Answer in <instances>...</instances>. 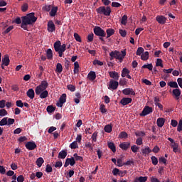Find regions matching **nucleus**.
Segmentation results:
<instances>
[{
    "instance_id": "dca6fc26",
    "label": "nucleus",
    "mask_w": 182,
    "mask_h": 182,
    "mask_svg": "<svg viewBox=\"0 0 182 182\" xmlns=\"http://www.w3.org/2000/svg\"><path fill=\"white\" fill-rule=\"evenodd\" d=\"M37 96H39L40 99H46V97L49 96V92H48V90H44L41 92H40V94H37Z\"/></svg>"
},
{
    "instance_id": "a878e982",
    "label": "nucleus",
    "mask_w": 182,
    "mask_h": 182,
    "mask_svg": "<svg viewBox=\"0 0 182 182\" xmlns=\"http://www.w3.org/2000/svg\"><path fill=\"white\" fill-rule=\"evenodd\" d=\"M87 77L90 80H92V81L95 80L96 79V73L94 71H90L88 73Z\"/></svg>"
},
{
    "instance_id": "680f3d73",
    "label": "nucleus",
    "mask_w": 182,
    "mask_h": 182,
    "mask_svg": "<svg viewBox=\"0 0 182 182\" xmlns=\"http://www.w3.org/2000/svg\"><path fill=\"white\" fill-rule=\"evenodd\" d=\"M6 114H8V112L6 111L5 109H0V116L4 117V116H6Z\"/></svg>"
},
{
    "instance_id": "a211bd4d",
    "label": "nucleus",
    "mask_w": 182,
    "mask_h": 182,
    "mask_svg": "<svg viewBox=\"0 0 182 182\" xmlns=\"http://www.w3.org/2000/svg\"><path fill=\"white\" fill-rule=\"evenodd\" d=\"M164 123H166V119L164 118H158L156 121V124L158 127H163L164 126Z\"/></svg>"
},
{
    "instance_id": "4c0bfd02",
    "label": "nucleus",
    "mask_w": 182,
    "mask_h": 182,
    "mask_svg": "<svg viewBox=\"0 0 182 182\" xmlns=\"http://www.w3.org/2000/svg\"><path fill=\"white\" fill-rule=\"evenodd\" d=\"M141 59L142 60H147L149 59V52L146 51L145 53H142L141 55Z\"/></svg>"
},
{
    "instance_id": "69168bd1",
    "label": "nucleus",
    "mask_w": 182,
    "mask_h": 182,
    "mask_svg": "<svg viewBox=\"0 0 182 182\" xmlns=\"http://www.w3.org/2000/svg\"><path fill=\"white\" fill-rule=\"evenodd\" d=\"M46 173H52V166L49 164H47L46 168Z\"/></svg>"
},
{
    "instance_id": "ea45409f",
    "label": "nucleus",
    "mask_w": 182,
    "mask_h": 182,
    "mask_svg": "<svg viewBox=\"0 0 182 182\" xmlns=\"http://www.w3.org/2000/svg\"><path fill=\"white\" fill-rule=\"evenodd\" d=\"M104 130L106 133H112V125L110 124L106 125L104 128Z\"/></svg>"
},
{
    "instance_id": "6ab92c4d",
    "label": "nucleus",
    "mask_w": 182,
    "mask_h": 182,
    "mask_svg": "<svg viewBox=\"0 0 182 182\" xmlns=\"http://www.w3.org/2000/svg\"><path fill=\"white\" fill-rule=\"evenodd\" d=\"M141 151L142 156H146V154H150V153H151L152 151L150 149V147L146 146L144 149H142Z\"/></svg>"
},
{
    "instance_id": "423d86ee",
    "label": "nucleus",
    "mask_w": 182,
    "mask_h": 182,
    "mask_svg": "<svg viewBox=\"0 0 182 182\" xmlns=\"http://www.w3.org/2000/svg\"><path fill=\"white\" fill-rule=\"evenodd\" d=\"M118 87H119V82H117V80H110L108 85V89L109 90H116Z\"/></svg>"
},
{
    "instance_id": "6e6d98bb",
    "label": "nucleus",
    "mask_w": 182,
    "mask_h": 182,
    "mask_svg": "<svg viewBox=\"0 0 182 182\" xmlns=\"http://www.w3.org/2000/svg\"><path fill=\"white\" fill-rule=\"evenodd\" d=\"M118 83H119V85L120 86H124V85H126L127 84V82L126 81V79H124V78H121L120 80H119V82H118Z\"/></svg>"
},
{
    "instance_id": "5701e85b",
    "label": "nucleus",
    "mask_w": 182,
    "mask_h": 182,
    "mask_svg": "<svg viewBox=\"0 0 182 182\" xmlns=\"http://www.w3.org/2000/svg\"><path fill=\"white\" fill-rule=\"evenodd\" d=\"M66 156H68V151L62 150L59 152L58 157V159H62L63 160L64 159H66Z\"/></svg>"
},
{
    "instance_id": "412c9836",
    "label": "nucleus",
    "mask_w": 182,
    "mask_h": 182,
    "mask_svg": "<svg viewBox=\"0 0 182 182\" xmlns=\"http://www.w3.org/2000/svg\"><path fill=\"white\" fill-rule=\"evenodd\" d=\"M171 149H173V153H178L179 150V144L178 143H173L170 144Z\"/></svg>"
},
{
    "instance_id": "473e14b6",
    "label": "nucleus",
    "mask_w": 182,
    "mask_h": 182,
    "mask_svg": "<svg viewBox=\"0 0 182 182\" xmlns=\"http://www.w3.org/2000/svg\"><path fill=\"white\" fill-rule=\"evenodd\" d=\"M147 176H139L138 178H136L134 182H146L147 181Z\"/></svg>"
},
{
    "instance_id": "49530a36",
    "label": "nucleus",
    "mask_w": 182,
    "mask_h": 182,
    "mask_svg": "<svg viewBox=\"0 0 182 182\" xmlns=\"http://www.w3.org/2000/svg\"><path fill=\"white\" fill-rule=\"evenodd\" d=\"M144 52V48H143L142 47H139L138 48L137 50H136V55L137 56H141V54Z\"/></svg>"
},
{
    "instance_id": "4d7b16f0",
    "label": "nucleus",
    "mask_w": 182,
    "mask_h": 182,
    "mask_svg": "<svg viewBox=\"0 0 182 182\" xmlns=\"http://www.w3.org/2000/svg\"><path fill=\"white\" fill-rule=\"evenodd\" d=\"M14 123H15V119L9 118L7 119V126H11Z\"/></svg>"
},
{
    "instance_id": "7ed1b4c3",
    "label": "nucleus",
    "mask_w": 182,
    "mask_h": 182,
    "mask_svg": "<svg viewBox=\"0 0 182 182\" xmlns=\"http://www.w3.org/2000/svg\"><path fill=\"white\" fill-rule=\"evenodd\" d=\"M96 12L99 15H104L105 16H110V14H112V9L110 8V6H102L96 9Z\"/></svg>"
},
{
    "instance_id": "72a5a7b5",
    "label": "nucleus",
    "mask_w": 182,
    "mask_h": 182,
    "mask_svg": "<svg viewBox=\"0 0 182 182\" xmlns=\"http://www.w3.org/2000/svg\"><path fill=\"white\" fill-rule=\"evenodd\" d=\"M168 86H170V87H173L174 89H178V84H177V82L176 81L169 82L168 83Z\"/></svg>"
},
{
    "instance_id": "58836bf2",
    "label": "nucleus",
    "mask_w": 182,
    "mask_h": 182,
    "mask_svg": "<svg viewBox=\"0 0 182 182\" xmlns=\"http://www.w3.org/2000/svg\"><path fill=\"white\" fill-rule=\"evenodd\" d=\"M151 160L152 164H154V166H157V164H159V159H157V157L152 156L151 157Z\"/></svg>"
},
{
    "instance_id": "1a4fd4ad",
    "label": "nucleus",
    "mask_w": 182,
    "mask_h": 182,
    "mask_svg": "<svg viewBox=\"0 0 182 182\" xmlns=\"http://www.w3.org/2000/svg\"><path fill=\"white\" fill-rule=\"evenodd\" d=\"M172 95L174 96L175 99L176 100H178L180 99V96L181 95V90H180V88H176L173 90Z\"/></svg>"
},
{
    "instance_id": "2eb2a0df",
    "label": "nucleus",
    "mask_w": 182,
    "mask_h": 182,
    "mask_svg": "<svg viewBox=\"0 0 182 182\" xmlns=\"http://www.w3.org/2000/svg\"><path fill=\"white\" fill-rule=\"evenodd\" d=\"M109 77H112L114 80H119V77H120V75H119V73L116 71H109Z\"/></svg>"
},
{
    "instance_id": "a18cd8bd",
    "label": "nucleus",
    "mask_w": 182,
    "mask_h": 182,
    "mask_svg": "<svg viewBox=\"0 0 182 182\" xmlns=\"http://www.w3.org/2000/svg\"><path fill=\"white\" fill-rule=\"evenodd\" d=\"M121 23H122V25H126V23H127V15H124L122 17Z\"/></svg>"
},
{
    "instance_id": "bb28decb",
    "label": "nucleus",
    "mask_w": 182,
    "mask_h": 182,
    "mask_svg": "<svg viewBox=\"0 0 182 182\" xmlns=\"http://www.w3.org/2000/svg\"><path fill=\"white\" fill-rule=\"evenodd\" d=\"M54 49L56 51H59L60 49H62V43H60V41H56L54 43Z\"/></svg>"
},
{
    "instance_id": "8fccbe9b",
    "label": "nucleus",
    "mask_w": 182,
    "mask_h": 182,
    "mask_svg": "<svg viewBox=\"0 0 182 182\" xmlns=\"http://www.w3.org/2000/svg\"><path fill=\"white\" fill-rule=\"evenodd\" d=\"M73 156L75 157L76 161H83V157L78 156L77 154H74Z\"/></svg>"
},
{
    "instance_id": "de8ad7c7",
    "label": "nucleus",
    "mask_w": 182,
    "mask_h": 182,
    "mask_svg": "<svg viewBox=\"0 0 182 182\" xmlns=\"http://www.w3.org/2000/svg\"><path fill=\"white\" fill-rule=\"evenodd\" d=\"M132 164L134 166V160L133 159L124 163V166H132Z\"/></svg>"
},
{
    "instance_id": "7c9ffc66",
    "label": "nucleus",
    "mask_w": 182,
    "mask_h": 182,
    "mask_svg": "<svg viewBox=\"0 0 182 182\" xmlns=\"http://www.w3.org/2000/svg\"><path fill=\"white\" fill-rule=\"evenodd\" d=\"M36 163L38 167H42V164L45 163V160H43V158L39 157L37 159Z\"/></svg>"
},
{
    "instance_id": "5fc2aeb1",
    "label": "nucleus",
    "mask_w": 182,
    "mask_h": 182,
    "mask_svg": "<svg viewBox=\"0 0 182 182\" xmlns=\"http://www.w3.org/2000/svg\"><path fill=\"white\" fill-rule=\"evenodd\" d=\"M135 135L136 137H144V136H146V134L144 132H135Z\"/></svg>"
},
{
    "instance_id": "f257e3e1",
    "label": "nucleus",
    "mask_w": 182,
    "mask_h": 182,
    "mask_svg": "<svg viewBox=\"0 0 182 182\" xmlns=\"http://www.w3.org/2000/svg\"><path fill=\"white\" fill-rule=\"evenodd\" d=\"M21 23L23 25H32V23H35L36 21H38V17L35 16V13L32 12L27 16L21 17Z\"/></svg>"
},
{
    "instance_id": "6e6552de",
    "label": "nucleus",
    "mask_w": 182,
    "mask_h": 182,
    "mask_svg": "<svg viewBox=\"0 0 182 182\" xmlns=\"http://www.w3.org/2000/svg\"><path fill=\"white\" fill-rule=\"evenodd\" d=\"M64 103H66V94H63L60 97L59 102L56 103V106L58 107H63Z\"/></svg>"
},
{
    "instance_id": "f704fd0d",
    "label": "nucleus",
    "mask_w": 182,
    "mask_h": 182,
    "mask_svg": "<svg viewBox=\"0 0 182 182\" xmlns=\"http://www.w3.org/2000/svg\"><path fill=\"white\" fill-rule=\"evenodd\" d=\"M129 73H130V70H129V69L124 68H123V70H122L121 76H122V77H126V76H127V75H129Z\"/></svg>"
},
{
    "instance_id": "bf43d9fd",
    "label": "nucleus",
    "mask_w": 182,
    "mask_h": 182,
    "mask_svg": "<svg viewBox=\"0 0 182 182\" xmlns=\"http://www.w3.org/2000/svg\"><path fill=\"white\" fill-rule=\"evenodd\" d=\"M92 141L96 142L97 140V132H94L91 137Z\"/></svg>"
},
{
    "instance_id": "39448f33",
    "label": "nucleus",
    "mask_w": 182,
    "mask_h": 182,
    "mask_svg": "<svg viewBox=\"0 0 182 182\" xmlns=\"http://www.w3.org/2000/svg\"><path fill=\"white\" fill-rule=\"evenodd\" d=\"M48 86H49V83L46 80L41 81V85H38L36 87L35 92L36 95H40L41 92H43V90H46L48 89Z\"/></svg>"
},
{
    "instance_id": "f03ea898",
    "label": "nucleus",
    "mask_w": 182,
    "mask_h": 182,
    "mask_svg": "<svg viewBox=\"0 0 182 182\" xmlns=\"http://www.w3.org/2000/svg\"><path fill=\"white\" fill-rule=\"evenodd\" d=\"M110 60L113 59H117L120 63L123 62L124 57L126 56V50H122V53L117 50H112L109 53Z\"/></svg>"
},
{
    "instance_id": "3c124183",
    "label": "nucleus",
    "mask_w": 182,
    "mask_h": 182,
    "mask_svg": "<svg viewBox=\"0 0 182 182\" xmlns=\"http://www.w3.org/2000/svg\"><path fill=\"white\" fill-rule=\"evenodd\" d=\"M74 38L77 42H82V38H80V36L77 33H74Z\"/></svg>"
},
{
    "instance_id": "864d4df0",
    "label": "nucleus",
    "mask_w": 182,
    "mask_h": 182,
    "mask_svg": "<svg viewBox=\"0 0 182 182\" xmlns=\"http://www.w3.org/2000/svg\"><path fill=\"white\" fill-rule=\"evenodd\" d=\"M67 87L70 92H75V90H76V86L73 85H68Z\"/></svg>"
},
{
    "instance_id": "b1692460",
    "label": "nucleus",
    "mask_w": 182,
    "mask_h": 182,
    "mask_svg": "<svg viewBox=\"0 0 182 182\" xmlns=\"http://www.w3.org/2000/svg\"><path fill=\"white\" fill-rule=\"evenodd\" d=\"M9 56L8 55H4V58L2 59V65L8 66L9 65Z\"/></svg>"
},
{
    "instance_id": "c03bdc74",
    "label": "nucleus",
    "mask_w": 182,
    "mask_h": 182,
    "mask_svg": "<svg viewBox=\"0 0 182 182\" xmlns=\"http://www.w3.org/2000/svg\"><path fill=\"white\" fill-rule=\"evenodd\" d=\"M142 69H149V70H153V64L144 65Z\"/></svg>"
},
{
    "instance_id": "2f4dec72",
    "label": "nucleus",
    "mask_w": 182,
    "mask_h": 182,
    "mask_svg": "<svg viewBox=\"0 0 182 182\" xmlns=\"http://www.w3.org/2000/svg\"><path fill=\"white\" fill-rule=\"evenodd\" d=\"M63 71V67H62V64L60 63H57L56 65V68H55V72L57 73H62V72Z\"/></svg>"
},
{
    "instance_id": "f3484780",
    "label": "nucleus",
    "mask_w": 182,
    "mask_h": 182,
    "mask_svg": "<svg viewBox=\"0 0 182 182\" xmlns=\"http://www.w3.org/2000/svg\"><path fill=\"white\" fill-rule=\"evenodd\" d=\"M119 148L122 149V150H127L128 149H130V142H123L119 144Z\"/></svg>"
},
{
    "instance_id": "774afa93",
    "label": "nucleus",
    "mask_w": 182,
    "mask_h": 182,
    "mask_svg": "<svg viewBox=\"0 0 182 182\" xmlns=\"http://www.w3.org/2000/svg\"><path fill=\"white\" fill-rule=\"evenodd\" d=\"M93 33H90L87 36V42H93Z\"/></svg>"
},
{
    "instance_id": "0e129e2a",
    "label": "nucleus",
    "mask_w": 182,
    "mask_h": 182,
    "mask_svg": "<svg viewBox=\"0 0 182 182\" xmlns=\"http://www.w3.org/2000/svg\"><path fill=\"white\" fill-rule=\"evenodd\" d=\"M17 181L18 182H23L25 181V178L23 177V175H20L17 177Z\"/></svg>"
},
{
    "instance_id": "13d9d810",
    "label": "nucleus",
    "mask_w": 182,
    "mask_h": 182,
    "mask_svg": "<svg viewBox=\"0 0 182 182\" xmlns=\"http://www.w3.org/2000/svg\"><path fill=\"white\" fill-rule=\"evenodd\" d=\"M70 149H77L79 146H77V142L73 141L70 144Z\"/></svg>"
},
{
    "instance_id": "aec40b11",
    "label": "nucleus",
    "mask_w": 182,
    "mask_h": 182,
    "mask_svg": "<svg viewBox=\"0 0 182 182\" xmlns=\"http://www.w3.org/2000/svg\"><path fill=\"white\" fill-rule=\"evenodd\" d=\"M26 95H27L28 97H29L30 99H34L35 90H33V89L31 88L27 91Z\"/></svg>"
},
{
    "instance_id": "603ef678",
    "label": "nucleus",
    "mask_w": 182,
    "mask_h": 182,
    "mask_svg": "<svg viewBox=\"0 0 182 182\" xmlns=\"http://www.w3.org/2000/svg\"><path fill=\"white\" fill-rule=\"evenodd\" d=\"M128 136L129 135L126 133V132H122L119 134L120 139H127Z\"/></svg>"
},
{
    "instance_id": "4be33fe9",
    "label": "nucleus",
    "mask_w": 182,
    "mask_h": 182,
    "mask_svg": "<svg viewBox=\"0 0 182 182\" xmlns=\"http://www.w3.org/2000/svg\"><path fill=\"white\" fill-rule=\"evenodd\" d=\"M114 29L113 28H107L106 30V33H107V36L106 38L109 39V38H110V36L114 35Z\"/></svg>"
},
{
    "instance_id": "ddd939ff",
    "label": "nucleus",
    "mask_w": 182,
    "mask_h": 182,
    "mask_svg": "<svg viewBox=\"0 0 182 182\" xmlns=\"http://www.w3.org/2000/svg\"><path fill=\"white\" fill-rule=\"evenodd\" d=\"M133 100L130 97H124L121 100L120 103L122 106H127V105L132 103Z\"/></svg>"
},
{
    "instance_id": "e2e57ef3",
    "label": "nucleus",
    "mask_w": 182,
    "mask_h": 182,
    "mask_svg": "<svg viewBox=\"0 0 182 182\" xmlns=\"http://www.w3.org/2000/svg\"><path fill=\"white\" fill-rule=\"evenodd\" d=\"M16 105L17 107H23V102H22V100H17Z\"/></svg>"
},
{
    "instance_id": "9b49d317",
    "label": "nucleus",
    "mask_w": 182,
    "mask_h": 182,
    "mask_svg": "<svg viewBox=\"0 0 182 182\" xmlns=\"http://www.w3.org/2000/svg\"><path fill=\"white\" fill-rule=\"evenodd\" d=\"M123 95H132V96H136V92L132 90V88H125L122 90Z\"/></svg>"
},
{
    "instance_id": "20e7f679",
    "label": "nucleus",
    "mask_w": 182,
    "mask_h": 182,
    "mask_svg": "<svg viewBox=\"0 0 182 182\" xmlns=\"http://www.w3.org/2000/svg\"><path fill=\"white\" fill-rule=\"evenodd\" d=\"M93 31L95 35H96V36H99L100 41H101V42H105V38H103L106 36V32L105 31V30H103L102 28L99 26H96L93 29Z\"/></svg>"
},
{
    "instance_id": "9d476101",
    "label": "nucleus",
    "mask_w": 182,
    "mask_h": 182,
    "mask_svg": "<svg viewBox=\"0 0 182 182\" xmlns=\"http://www.w3.org/2000/svg\"><path fill=\"white\" fill-rule=\"evenodd\" d=\"M37 146L35 141H28L26 144V148L28 150H35L36 149Z\"/></svg>"
},
{
    "instance_id": "a19ab883",
    "label": "nucleus",
    "mask_w": 182,
    "mask_h": 182,
    "mask_svg": "<svg viewBox=\"0 0 182 182\" xmlns=\"http://www.w3.org/2000/svg\"><path fill=\"white\" fill-rule=\"evenodd\" d=\"M66 160L68 161V164H70V166H73L74 164H76V161H75V158L73 157L68 158Z\"/></svg>"
},
{
    "instance_id": "37998d69",
    "label": "nucleus",
    "mask_w": 182,
    "mask_h": 182,
    "mask_svg": "<svg viewBox=\"0 0 182 182\" xmlns=\"http://www.w3.org/2000/svg\"><path fill=\"white\" fill-rule=\"evenodd\" d=\"M119 33L122 36V38H126V36H127V31H126V30L119 29Z\"/></svg>"
},
{
    "instance_id": "c756f323",
    "label": "nucleus",
    "mask_w": 182,
    "mask_h": 182,
    "mask_svg": "<svg viewBox=\"0 0 182 182\" xmlns=\"http://www.w3.org/2000/svg\"><path fill=\"white\" fill-rule=\"evenodd\" d=\"M107 146H108L109 149H110V150H112V151L113 153H116V146L114 145V143L108 142Z\"/></svg>"
},
{
    "instance_id": "0eeeda50",
    "label": "nucleus",
    "mask_w": 182,
    "mask_h": 182,
    "mask_svg": "<svg viewBox=\"0 0 182 182\" xmlns=\"http://www.w3.org/2000/svg\"><path fill=\"white\" fill-rule=\"evenodd\" d=\"M150 113H153V108H151V107L145 106L140 116H147V114H150Z\"/></svg>"
},
{
    "instance_id": "393cba45",
    "label": "nucleus",
    "mask_w": 182,
    "mask_h": 182,
    "mask_svg": "<svg viewBox=\"0 0 182 182\" xmlns=\"http://www.w3.org/2000/svg\"><path fill=\"white\" fill-rule=\"evenodd\" d=\"M65 50H66V44H63L61 46V49L56 52L58 53L59 57L62 58V56H63V52H65Z\"/></svg>"
},
{
    "instance_id": "09e8293b",
    "label": "nucleus",
    "mask_w": 182,
    "mask_h": 182,
    "mask_svg": "<svg viewBox=\"0 0 182 182\" xmlns=\"http://www.w3.org/2000/svg\"><path fill=\"white\" fill-rule=\"evenodd\" d=\"M28 8H29V6L28 5V4L26 3L23 4V6H21L22 12H26V11H28Z\"/></svg>"
},
{
    "instance_id": "c85d7f7f",
    "label": "nucleus",
    "mask_w": 182,
    "mask_h": 182,
    "mask_svg": "<svg viewBox=\"0 0 182 182\" xmlns=\"http://www.w3.org/2000/svg\"><path fill=\"white\" fill-rule=\"evenodd\" d=\"M50 16H56V14H58V6H53L50 11Z\"/></svg>"
},
{
    "instance_id": "f8f14e48",
    "label": "nucleus",
    "mask_w": 182,
    "mask_h": 182,
    "mask_svg": "<svg viewBox=\"0 0 182 182\" xmlns=\"http://www.w3.org/2000/svg\"><path fill=\"white\" fill-rule=\"evenodd\" d=\"M47 29L48 32H55V31L56 30V27L55 26V23L53 21H50L48 22Z\"/></svg>"
},
{
    "instance_id": "cd10ccee",
    "label": "nucleus",
    "mask_w": 182,
    "mask_h": 182,
    "mask_svg": "<svg viewBox=\"0 0 182 182\" xmlns=\"http://www.w3.org/2000/svg\"><path fill=\"white\" fill-rule=\"evenodd\" d=\"M46 56L47 59L49 60H51V59H53V53H52V49L48 48L46 51Z\"/></svg>"
},
{
    "instance_id": "4468645a",
    "label": "nucleus",
    "mask_w": 182,
    "mask_h": 182,
    "mask_svg": "<svg viewBox=\"0 0 182 182\" xmlns=\"http://www.w3.org/2000/svg\"><path fill=\"white\" fill-rule=\"evenodd\" d=\"M156 21L158 23L164 25V23H166V21H167V18L164 16H157L156 17Z\"/></svg>"
},
{
    "instance_id": "79ce46f5",
    "label": "nucleus",
    "mask_w": 182,
    "mask_h": 182,
    "mask_svg": "<svg viewBox=\"0 0 182 182\" xmlns=\"http://www.w3.org/2000/svg\"><path fill=\"white\" fill-rule=\"evenodd\" d=\"M55 107H54L52 105H49L47 107L46 111L48 112V113H53V112H55Z\"/></svg>"
},
{
    "instance_id": "338daca9",
    "label": "nucleus",
    "mask_w": 182,
    "mask_h": 182,
    "mask_svg": "<svg viewBox=\"0 0 182 182\" xmlns=\"http://www.w3.org/2000/svg\"><path fill=\"white\" fill-rule=\"evenodd\" d=\"M177 130L178 132H182V119H181L178 124Z\"/></svg>"
},
{
    "instance_id": "e433bc0d",
    "label": "nucleus",
    "mask_w": 182,
    "mask_h": 182,
    "mask_svg": "<svg viewBox=\"0 0 182 182\" xmlns=\"http://www.w3.org/2000/svg\"><path fill=\"white\" fill-rule=\"evenodd\" d=\"M0 126H8V117H4L0 121Z\"/></svg>"
},
{
    "instance_id": "052dcab7",
    "label": "nucleus",
    "mask_w": 182,
    "mask_h": 182,
    "mask_svg": "<svg viewBox=\"0 0 182 182\" xmlns=\"http://www.w3.org/2000/svg\"><path fill=\"white\" fill-rule=\"evenodd\" d=\"M139 146L136 145H133L132 146H131V150L133 153H137V150H139Z\"/></svg>"
},
{
    "instance_id": "c9c22d12",
    "label": "nucleus",
    "mask_w": 182,
    "mask_h": 182,
    "mask_svg": "<svg viewBox=\"0 0 182 182\" xmlns=\"http://www.w3.org/2000/svg\"><path fill=\"white\" fill-rule=\"evenodd\" d=\"M100 110L102 114H105V113L107 112V109H106V105L101 104L100 105Z\"/></svg>"
}]
</instances>
